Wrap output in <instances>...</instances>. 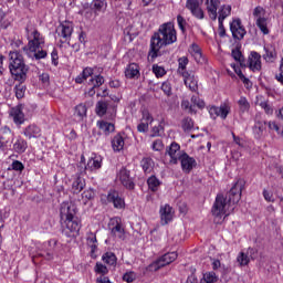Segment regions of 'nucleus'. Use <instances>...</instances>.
I'll list each match as a JSON object with an SVG mask.
<instances>
[{"instance_id": "6", "label": "nucleus", "mask_w": 283, "mask_h": 283, "mask_svg": "<svg viewBox=\"0 0 283 283\" xmlns=\"http://www.w3.org/2000/svg\"><path fill=\"white\" fill-rule=\"evenodd\" d=\"M230 30L233 39H238V41H242L247 34V30L244 29V25H242V20L240 19H235L230 23Z\"/></svg>"}, {"instance_id": "62", "label": "nucleus", "mask_w": 283, "mask_h": 283, "mask_svg": "<svg viewBox=\"0 0 283 283\" xmlns=\"http://www.w3.org/2000/svg\"><path fill=\"white\" fill-rule=\"evenodd\" d=\"M12 169H14V171H23V164L19 160H15L12 163Z\"/></svg>"}, {"instance_id": "23", "label": "nucleus", "mask_w": 283, "mask_h": 283, "mask_svg": "<svg viewBox=\"0 0 283 283\" xmlns=\"http://www.w3.org/2000/svg\"><path fill=\"white\" fill-rule=\"evenodd\" d=\"M25 149H28V142L25 139L18 137L13 140V151L15 154H24Z\"/></svg>"}, {"instance_id": "13", "label": "nucleus", "mask_w": 283, "mask_h": 283, "mask_svg": "<svg viewBox=\"0 0 283 283\" xmlns=\"http://www.w3.org/2000/svg\"><path fill=\"white\" fill-rule=\"evenodd\" d=\"M10 116L15 125H23L25 123V114H23V105L13 107L10 112Z\"/></svg>"}, {"instance_id": "8", "label": "nucleus", "mask_w": 283, "mask_h": 283, "mask_svg": "<svg viewBox=\"0 0 283 283\" xmlns=\"http://www.w3.org/2000/svg\"><path fill=\"white\" fill-rule=\"evenodd\" d=\"M231 112V107H229V105L227 104H222L221 106L217 107V106H211L209 108V114L211 116V118H213V120H216V118L219 116L220 118H222V120H226L227 116H229V113Z\"/></svg>"}, {"instance_id": "57", "label": "nucleus", "mask_w": 283, "mask_h": 283, "mask_svg": "<svg viewBox=\"0 0 283 283\" xmlns=\"http://www.w3.org/2000/svg\"><path fill=\"white\" fill-rule=\"evenodd\" d=\"M239 106L241 111L247 112L250 107L249 101H247L244 97H241L239 99Z\"/></svg>"}, {"instance_id": "29", "label": "nucleus", "mask_w": 283, "mask_h": 283, "mask_svg": "<svg viewBox=\"0 0 283 283\" xmlns=\"http://www.w3.org/2000/svg\"><path fill=\"white\" fill-rule=\"evenodd\" d=\"M229 14H231V6L229 4H223L220 9H219V22H224V19H227V17H229Z\"/></svg>"}, {"instance_id": "9", "label": "nucleus", "mask_w": 283, "mask_h": 283, "mask_svg": "<svg viewBox=\"0 0 283 283\" xmlns=\"http://www.w3.org/2000/svg\"><path fill=\"white\" fill-rule=\"evenodd\" d=\"M72 32H74V24H72V22L66 21L56 28V34L64 39V41H70L72 38Z\"/></svg>"}, {"instance_id": "59", "label": "nucleus", "mask_w": 283, "mask_h": 283, "mask_svg": "<svg viewBox=\"0 0 283 283\" xmlns=\"http://www.w3.org/2000/svg\"><path fill=\"white\" fill-rule=\"evenodd\" d=\"M8 143H10V139H8V137L1 135L0 136V149H2V151L6 149V147H8Z\"/></svg>"}, {"instance_id": "31", "label": "nucleus", "mask_w": 283, "mask_h": 283, "mask_svg": "<svg viewBox=\"0 0 283 283\" xmlns=\"http://www.w3.org/2000/svg\"><path fill=\"white\" fill-rule=\"evenodd\" d=\"M179 67H178V73L182 76L187 74V65H189V59L187 56L179 57L178 60Z\"/></svg>"}, {"instance_id": "3", "label": "nucleus", "mask_w": 283, "mask_h": 283, "mask_svg": "<svg viewBox=\"0 0 283 283\" xmlns=\"http://www.w3.org/2000/svg\"><path fill=\"white\" fill-rule=\"evenodd\" d=\"M61 220H64L62 223V231L66 238H74L81 231V222L76 218V206L72 202H63L60 208Z\"/></svg>"}, {"instance_id": "28", "label": "nucleus", "mask_w": 283, "mask_h": 283, "mask_svg": "<svg viewBox=\"0 0 283 283\" xmlns=\"http://www.w3.org/2000/svg\"><path fill=\"white\" fill-rule=\"evenodd\" d=\"M145 122H142L138 126H137V130L140 133H145L148 132L149 129V123H154V117L150 116L149 114H147L146 117H144Z\"/></svg>"}, {"instance_id": "12", "label": "nucleus", "mask_w": 283, "mask_h": 283, "mask_svg": "<svg viewBox=\"0 0 283 283\" xmlns=\"http://www.w3.org/2000/svg\"><path fill=\"white\" fill-rule=\"evenodd\" d=\"M166 154H168V156L170 157V163H172V165H178V160L182 156V154L180 153V145H178L177 143H172L167 148Z\"/></svg>"}, {"instance_id": "1", "label": "nucleus", "mask_w": 283, "mask_h": 283, "mask_svg": "<svg viewBox=\"0 0 283 283\" xmlns=\"http://www.w3.org/2000/svg\"><path fill=\"white\" fill-rule=\"evenodd\" d=\"M245 185L247 181H244V179H238L227 197H224V195L217 196L211 211L218 223L222 222V220L229 216V207H231V205H238V202H240L242 189H244Z\"/></svg>"}, {"instance_id": "44", "label": "nucleus", "mask_w": 283, "mask_h": 283, "mask_svg": "<svg viewBox=\"0 0 283 283\" xmlns=\"http://www.w3.org/2000/svg\"><path fill=\"white\" fill-rule=\"evenodd\" d=\"M105 83V78L101 75H96L95 77H91L88 84L93 85V87H101Z\"/></svg>"}, {"instance_id": "36", "label": "nucleus", "mask_w": 283, "mask_h": 283, "mask_svg": "<svg viewBox=\"0 0 283 283\" xmlns=\"http://www.w3.org/2000/svg\"><path fill=\"white\" fill-rule=\"evenodd\" d=\"M96 114L97 116H105L107 114V102L105 101L97 102Z\"/></svg>"}, {"instance_id": "15", "label": "nucleus", "mask_w": 283, "mask_h": 283, "mask_svg": "<svg viewBox=\"0 0 283 283\" xmlns=\"http://www.w3.org/2000/svg\"><path fill=\"white\" fill-rule=\"evenodd\" d=\"M179 160L181 163L182 171H186V174H189V171L196 167V159L187 155V153H182Z\"/></svg>"}, {"instance_id": "25", "label": "nucleus", "mask_w": 283, "mask_h": 283, "mask_svg": "<svg viewBox=\"0 0 283 283\" xmlns=\"http://www.w3.org/2000/svg\"><path fill=\"white\" fill-rule=\"evenodd\" d=\"M112 147L114 151H122L125 147V139L120 135H116L112 140Z\"/></svg>"}, {"instance_id": "55", "label": "nucleus", "mask_w": 283, "mask_h": 283, "mask_svg": "<svg viewBox=\"0 0 283 283\" xmlns=\"http://www.w3.org/2000/svg\"><path fill=\"white\" fill-rule=\"evenodd\" d=\"M181 107L184 109H189V114H196V109H193V105H191L188 99H184L181 102Z\"/></svg>"}, {"instance_id": "30", "label": "nucleus", "mask_w": 283, "mask_h": 283, "mask_svg": "<svg viewBox=\"0 0 283 283\" xmlns=\"http://www.w3.org/2000/svg\"><path fill=\"white\" fill-rule=\"evenodd\" d=\"M92 74H94V70L92 67H86L83 70L82 74H80L75 78V82L83 83V81H87V78H90V76H92Z\"/></svg>"}, {"instance_id": "16", "label": "nucleus", "mask_w": 283, "mask_h": 283, "mask_svg": "<svg viewBox=\"0 0 283 283\" xmlns=\"http://www.w3.org/2000/svg\"><path fill=\"white\" fill-rule=\"evenodd\" d=\"M161 224H169L174 220V208L169 205L161 206L160 210Z\"/></svg>"}, {"instance_id": "11", "label": "nucleus", "mask_w": 283, "mask_h": 283, "mask_svg": "<svg viewBox=\"0 0 283 283\" xmlns=\"http://www.w3.org/2000/svg\"><path fill=\"white\" fill-rule=\"evenodd\" d=\"M262 56L258 52H251L248 59V65L252 72H260L262 70Z\"/></svg>"}, {"instance_id": "50", "label": "nucleus", "mask_w": 283, "mask_h": 283, "mask_svg": "<svg viewBox=\"0 0 283 283\" xmlns=\"http://www.w3.org/2000/svg\"><path fill=\"white\" fill-rule=\"evenodd\" d=\"M96 234L90 232L87 235V244L91 247L92 251H96Z\"/></svg>"}, {"instance_id": "5", "label": "nucleus", "mask_w": 283, "mask_h": 283, "mask_svg": "<svg viewBox=\"0 0 283 283\" xmlns=\"http://www.w3.org/2000/svg\"><path fill=\"white\" fill-rule=\"evenodd\" d=\"M178 259V253L176 252H168L160 256L157 261L153 262L148 269L149 271H158L163 269V266H167V264H171V262H176Z\"/></svg>"}, {"instance_id": "27", "label": "nucleus", "mask_w": 283, "mask_h": 283, "mask_svg": "<svg viewBox=\"0 0 283 283\" xmlns=\"http://www.w3.org/2000/svg\"><path fill=\"white\" fill-rule=\"evenodd\" d=\"M103 262H105V264H108L109 266H116V262H117V258L116 254H114V252H106L103 254L102 256Z\"/></svg>"}, {"instance_id": "26", "label": "nucleus", "mask_w": 283, "mask_h": 283, "mask_svg": "<svg viewBox=\"0 0 283 283\" xmlns=\"http://www.w3.org/2000/svg\"><path fill=\"white\" fill-rule=\"evenodd\" d=\"M99 129L106 135L109 136V134H112L116 128L114 126V124L112 123H107V122H98L97 123Z\"/></svg>"}, {"instance_id": "41", "label": "nucleus", "mask_w": 283, "mask_h": 283, "mask_svg": "<svg viewBox=\"0 0 283 283\" xmlns=\"http://www.w3.org/2000/svg\"><path fill=\"white\" fill-rule=\"evenodd\" d=\"M85 169H90L91 171H94V169H101V160L94 158L88 159Z\"/></svg>"}, {"instance_id": "61", "label": "nucleus", "mask_w": 283, "mask_h": 283, "mask_svg": "<svg viewBox=\"0 0 283 283\" xmlns=\"http://www.w3.org/2000/svg\"><path fill=\"white\" fill-rule=\"evenodd\" d=\"M153 149L154 151H160L163 150V140L157 139L153 143Z\"/></svg>"}, {"instance_id": "19", "label": "nucleus", "mask_w": 283, "mask_h": 283, "mask_svg": "<svg viewBox=\"0 0 283 283\" xmlns=\"http://www.w3.org/2000/svg\"><path fill=\"white\" fill-rule=\"evenodd\" d=\"M23 134L27 138H29V140H32V138H41V128L35 124H31L24 128Z\"/></svg>"}, {"instance_id": "35", "label": "nucleus", "mask_w": 283, "mask_h": 283, "mask_svg": "<svg viewBox=\"0 0 283 283\" xmlns=\"http://www.w3.org/2000/svg\"><path fill=\"white\" fill-rule=\"evenodd\" d=\"M201 283H216L218 282V276L214 272L203 273V277L200 280Z\"/></svg>"}, {"instance_id": "42", "label": "nucleus", "mask_w": 283, "mask_h": 283, "mask_svg": "<svg viewBox=\"0 0 283 283\" xmlns=\"http://www.w3.org/2000/svg\"><path fill=\"white\" fill-rule=\"evenodd\" d=\"M92 8L93 10L101 12V10H105V8H107V2H105V0H93Z\"/></svg>"}, {"instance_id": "7", "label": "nucleus", "mask_w": 283, "mask_h": 283, "mask_svg": "<svg viewBox=\"0 0 283 283\" xmlns=\"http://www.w3.org/2000/svg\"><path fill=\"white\" fill-rule=\"evenodd\" d=\"M31 34L33 39L29 40L28 48L30 52H36V50H41L45 45V39L41 36L38 30H33Z\"/></svg>"}, {"instance_id": "58", "label": "nucleus", "mask_w": 283, "mask_h": 283, "mask_svg": "<svg viewBox=\"0 0 283 283\" xmlns=\"http://www.w3.org/2000/svg\"><path fill=\"white\" fill-rule=\"evenodd\" d=\"M177 23H178L181 32H185V27L187 25V20H185V18H182V15H178Z\"/></svg>"}, {"instance_id": "21", "label": "nucleus", "mask_w": 283, "mask_h": 283, "mask_svg": "<svg viewBox=\"0 0 283 283\" xmlns=\"http://www.w3.org/2000/svg\"><path fill=\"white\" fill-rule=\"evenodd\" d=\"M265 54H263L264 61L268 63H273L275 59H277V51H275V46L266 45L264 46Z\"/></svg>"}, {"instance_id": "17", "label": "nucleus", "mask_w": 283, "mask_h": 283, "mask_svg": "<svg viewBox=\"0 0 283 283\" xmlns=\"http://www.w3.org/2000/svg\"><path fill=\"white\" fill-rule=\"evenodd\" d=\"M118 178L122 185L126 187V189H134L135 185H134V180L129 176V170H127L126 168H122L119 170Z\"/></svg>"}, {"instance_id": "63", "label": "nucleus", "mask_w": 283, "mask_h": 283, "mask_svg": "<svg viewBox=\"0 0 283 283\" xmlns=\"http://www.w3.org/2000/svg\"><path fill=\"white\" fill-rule=\"evenodd\" d=\"M268 127L269 129H271V132H276L277 134H280V126H277L275 122H269Z\"/></svg>"}, {"instance_id": "18", "label": "nucleus", "mask_w": 283, "mask_h": 283, "mask_svg": "<svg viewBox=\"0 0 283 283\" xmlns=\"http://www.w3.org/2000/svg\"><path fill=\"white\" fill-rule=\"evenodd\" d=\"M107 201L112 202L115 209H123V207H125V200L114 190L108 192Z\"/></svg>"}, {"instance_id": "22", "label": "nucleus", "mask_w": 283, "mask_h": 283, "mask_svg": "<svg viewBox=\"0 0 283 283\" xmlns=\"http://www.w3.org/2000/svg\"><path fill=\"white\" fill-rule=\"evenodd\" d=\"M125 76L126 78H138V76H140L138 64L130 63L125 70Z\"/></svg>"}, {"instance_id": "56", "label": "nucleus", "mask_w": 283, "mask_h": 283, "mask_svg": "<svg viewBox=\"0 0 283 283\" xmlns=\"http://www.w3.org/2000/svg\"><path fill=\"white\" fill-rule=\"evenodd\" d=\"M161 90L166 96H171V84L169 82H164L161 84Z\"/></svg>"}, {"instance_id": "54", "label": "nucleus", "mask_w": 283, "mask_h": 283, "mask_svg": "<svg viewBox=\"0 0 283 283\" xmlns=\"http://www.w3.org/2000/svg\"><path fill=\"white\" fill-rule=\"evenodd\" d=\"M124 282L132 283L136 280V273L135 272H126L123 276Z\"/></svg>"}, {"instance_id": "39", "label": "nucleus", "mask_w": 283, "mask_h": 283, "mask_svg": "<svg viewBox=\"0 0 283 283\" xmlns=\"http://www.w3.org/2000/svg\"><path fill=\"white\" fill-rule=\"evenodd\" d=\"M181 127L184 132H191L193 129V119L191 117H186L181 122Z\"/></svg>"}, {"instance_id": "51", "label": "nucleus", "mask_w": 283, "mask_h": 283, "mask_svg": "<svg viewBox=\"0 0 283 283\" xmlns=\"http://www.w3.org/2000/svg\"><path fill=\"white\" fill-rule=\"evenodd\" d=\"M258 105H260V107L264 109L265 114L268 115L273 114V107H271V104H269V102L261 101V102H258Z\"/></svg>"}, {"instance_id": "37", "label": "nucleus", "mask_w": 283, "mask_h": 283, "mask_svg": "<svg viewBox=\"0 0 283 283\" xmlns=\"http://www.w3.org/2000/svg\"><path fill=\"white\" fill-rule=\"evenodd\" d=\"M111 232L115 235V238H123V235H125V230L118 221H116L115 227L111 228Z\"/></svg>"}, {"instance_id": "4", "label": "nucleus", "mask_w": 283, "mask_h": 283, "mask_svg": "<svg viewBox=\"0 0 283 283\" xmlns=\"http://www.w3.org/2000/svg\"><path fill=\"white\" fill-rule=\"evenodd\" d=\"M9 70L14 81L20 83L27 81L30 67L25 64V60H23V55L19 51H11L9 53Z\"/></svg>"}, {"instance_id": "40", "label": "nucleus", "mask_w": 283, "mask_h": 283, "mask_svg": "<svg viewBox=\"0 0 283 283\" xmlns=\"http://www.w3.org/2000/svg\"><path fill=\"white\" fill-rule=\"evenodd\" d=\"M255 118H256V122L254 125V129H259L260 134H262V132H264V129H266V122L259 119V118H262L261 114H258L255 116Z\"/></svg>"}, {"instance_id": "2", "label": "nucleus", "mask_w": 283, "mask_h": 283, "mask_svg": "<svg viewBox=\"0 0 283 283\" xmlns=\"http://www.w3.org/2000/svg\"><path fill=\"white\" fill-rule=\"evenodd\" d=\"M176 41H178V38L176 35L174 23L167 22L161 24L158 32H156L150 39L148 56L151 61H154V59H158V52H160V49L171 45L172 43H176Z\"/></svg>"}, {"instance_id": "24", "label": "nucleus", "mask_w": 283, "mask_h": 283, "mask_svg": "<svg viewBox=\"0 0 283 283\" xmlns=\"http://www.w3.org/2000/svg\"><path fill=\"white\" fill-rule=\"evenodd\" d=\"M83 189H85V179H83L81 176H77L72 184V192L81 193Z\"/></svg>"}, {"instance_id": "32", "label": "nucleus", "mask_w": 283, "mask_h": 283, "mask_svg": "<svg viewBox=\"0 0 283 283\" xmlns=\"http://www.w3.org/2000/svg\"><path fill=\"white\" fill-rule=\"evenodd\" d=\"M140 166L144 169L145 174H151V169H154V160H151V158H143L140 161Z\"/></svg>"}, {"instance_id": "48", "label": "nucleus", "mask_w": 283, "mask_h": 283, "mask_svg": "<svg viewBox=\"0 0 283 283\" xmlns=\"http://www.w3.org/2000/svg\"><path fill=\"white\" fill-rule=\"evenodd\" d=\"M75 114L76 116H80V118H83L87 115V106L84 104H80L75 107Z\"/></svg>"}, {"instance_id": "52", "label": "nucleus", "mask_w": 283, "mask_h": 283, "mask_svg": "<svg viewBox=\"0 0 283 283\" xmlns=\"http://www.w3.org/2000/svg\"><path fill=\"white\" fill-rule=\"evenodd\" d=\"M192 107H198L199 109H203L205 101L200 99V97L193 95L191 97Z\"/></svg>"}, {"instance_id": "33", "label": "nucleus", "mask_w": 283, "mask_h": 283, "mask_svg": "<svg viewBox=\"0 0 283 283\" xmlns=\"http://www.w3.org/2000/svg\"><path fill=\"white\" fill-rule=\"evenodd\" d=\"M232 57L234 59V61H238V63H240L241 67H247V63H244V56L242 55L240 49L232 50Z\"/></svg>"}, {"instance_id": "49", "label": "nucleus", "mask_w": 283, "mask_h": 283, "mask_svg": "<svg viewBox=\"0 0 283 283\" xmlns=\"http://www.w3.org/2000/svg\"><path fill=\"white\" fill-rule=\"evenodd\" d=\"M153 72H154L155 76H157V78H160V77L165 76V74H167V72L165 71V67L159 66L158 64L153 65Z\"/></svg>"}, {"instance_id": "34", "label": "nucleus", "mask_w": 283, "mask_h": 283, "mask_svg": "<svg viewBox=\"0 0 283 283\" xmlns=\"http://www.w3.org/2000/svg\"><path fill=\"white\" fill-rule=\"evenodd\" d=\"M147 185L150 191H158V188L160 187V180H158L156 176H151L148 178Z\"/></svg>"}, {"instance_id": "38", "label": "nucleus", "mask_w": 283, "mask_h": 283, "mask_svg": "<svg viewBox=\"0 0 283 283\" xmlns=\"http://www.w3.org/2000/svg\"><path fill=\"white\" fill-rule=\"evenodd\" d=\"M256 25L263 32V34H269V28L266 27V18L259 17L256 19Z\"/></svg>"}, {"instance_id": "14", "label": "nucleus", "mask_w": 283, "mask_h": 283, "mask_svg": "<svg viewBox=\"0 0 283 283\" xmlns=\"http://www.w3.org/2000/svg\"><path fill=\"white\" fill-rule=\"evenodd\" d=\"M186 8H188L197 19H205V12L200 9V2H198V0H187Z\"/></svg>"}, {"instance_id": "43", "label": "nucleus", "mask_w": 283, "mask_h": 283, "mask_svg": "<svg viewBox=\"0 0 283 283\" xmlns=\"http://www.w3.org/2000/svg\"><path fill=\"white\" fill-rule=\"evenodd\" d=\"M237 262L239 266H247L250 262L249 254L241 252L237 258Z\"/></svg>"}, {"instance_id": "47", "label": "nucleus", "mask_w": 283, "mask_h": 283, "mask_svg": "<svg viewBox=\"0 0 283 283\" xmlns=\"http://www.w3.org/2000/svg\"><path fill=\"white\" fill-rule=\"evenodd\" d=\"M95 273H98L99 275H102V277H105V275L109 273V270L107 269V266L103 265V263H96Z\"/></svg>"}, {"instance_id": "60", "label": "nucleus", "mask_w": 283, "mask_h": 283, "mask_svg": "<svg viewBox=\"0 0 283 283\" xmlns=\"http://www.w3.org/2000/svg\"><path fill=\"white\" fill-rule=\"evenodd\" d=\"M94 196H95V193H94L93 189L85 190L82 193V198H85L86 200H92V198H94Z\"/></svg>"}, {"instance_id": "20", "label": "nucleus", "mask_w": 283, "mask_h": 283, "mask_svg": "<svg viewBox=\"0 0 283 283\" xmlns=\"http://www.w3.org/2000/svg\"><path fill=\"white\" fill-rule=\"evenodd\" d=\"M219 6H220V0H207V10L212 21H216V19H218Z\"/></svg>"}, {"instance_id": "64", "label": "nucleus", "mask_w": 283, "mask_h": 283, "mask_svg": "<svg viewBox=\"0 0 283 283\" xmlns=\"http://www.w3.org/2000/svg\"><path fill=\"white\" fill-rule=\"evenodd\" d=\"M192 56L197 63H205V57H202V51L192 54Z\"/></svg>"}, {"instance_id": "10", "label": "nucleus", "mask_w": 283, "mask_h": 283, "mask_svg": "<svg viewBox=\"0 0 283 283\" xmlns=\"http://www.w3.org/2000/svg\"><path fill=\"white\" fill-rule=\"evenodd\" d=\"M181 76L186 87H189L190 92H198V78L195 72L184 73Z\"/></svg>"}, {"instance_id": "46", "label": "nucleus", "mask_w": 283, "mask_h": 283, "mask_svg": "<svg viewBox=\"0 0 283 283\" xmlns=\"http://www.w3.org/2000/svg\"><path fill=\"white\" fill-rule=\"evenodd\" d=\"M232 67H234V72L239 76L240 81H242V83H244L247 87H249L251 85V81L243 75L242 70L235 67V65H232Z\"/></svg>"}, {"instance_id": "53", "label": "nucleus", "mask_w": 283, "mask_h": 283, "mask_svg": "<svg viewBox=\"0 0 283 283\" xmlns=\"http://www.w3.org/2000/svg\"><path fill=\"white\" fill-rule=\"evenodd\" d=\"M31 52H34V59H36V61H40V59H45V56H48V52L43 50V48L36 49V51Z\"/></svg>"}, {"instance_id": "45", "label": "nucleus", "mask_w": 283, "mask_h": 283, "mask_svg": "<svg viewBox=\"0 0 283 283\" xmlns=\"http://www.w3.org/2000/svg\"><path fill=\"white\" fill-rule=\"evenodd\" d=\"M14 92L17 98H23L25 96V85H23V82L14 86Z\"/></svg>"}]
</instances>
